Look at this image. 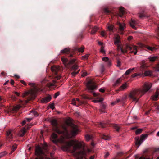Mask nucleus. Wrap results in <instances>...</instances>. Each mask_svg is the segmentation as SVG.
<instances>
[{
  "mask_svg": "<svg viewBox=\"0 0 159 159\" xmlns=\"http://www.w3.org/2000/svg\"><path fill=\"white\" fill-rule=\"evenodd\" d=\"M62 148L66 151L70 152L75 153L77 150L81 149L77 153L80 157L77 159H83L84 158L86 159V152L85 150L83 148V145L81 143H76L75 141L72 140L70 141L66 142L62 146Z\"/></svg>",
  "mask_w": 159,
  "mask_h": 159,
  "instance_id": "f257e3e1",
  "label": "nucleus"
},
{
  "mask_svg": "<svg viewBox=\"0 0 159 159\" xmlns=\"http://www.w3.org/2000/svg\"><path fill=\"white\" fill-rule=\"evenodd\" d=\"M152 86V84L151 83H145L143 88L135 89L131 91L128 97L130 99L137 102L139 99L149 90Z\"/></svg>",
  "mask_w": 159,
  "mask_h": 159,
  "instance_id": "f03ea898",
  "label": "nucleus"
},
{
  "mask_svg": "<svg viewBox=\"0 0 159 159\" xmlns=\"http://www.w3.org/2000/svg\"><path fill=\"white\" fill-rule=\"evenodd\" d=\"M51 124L54 127V131L59 134H68V131L67 127L65 125H63L62 126V130H60L58 127V123L56 119H52L51 121Z\"/></svg>",
  "mask_w": 159,
  "mask_h": 159,
  "instance_id": "7ed1b4c3",
  "label": "nucleus"
},
{
  "mask_svg": "<svg viewBox=\"0 0 159 159\" xmlns=\"http://www.w3.org/2000/svg\"><path fill=\"white\" fill-rule=\"evenodd\" d=\"M44 150L46 152H48L49 151L48 147L46 144L45 145L43 148H42L39 146H38L36 147L35 149V153L36 155L39 156L36 157L35 159H43V157L41 156L42 154H44L43 150ZM45 159H50L49 158H46Z\"/></svg>",
  "mask_w": 159,
  "mask_h": 159,
  "instance_id": "20e7f679",
  "label": "nucleus"
},
{
  "mask_svg": "<svg viewBox=\"0 0 159 159\" xmlns=\"http://www.w3.org/2000/svg\"><path fill=\"white\" fill-rule=\"evenodd\" d=\"M117 47V49L118 50H119L120 49L122 53H124L127 52V50H132V51L130 52L131 53H134V55H136L137 53V47L135 46H133V47L127 45L126 46V49H123L122 48L120 47V45L118 44L117 45H116Z\"/></svg>",
  "mask_w": 159,
  "mask_h": 159,
  "instance_id": "39448f33",
  "label": "nucleus"
},
{
  "mask_svg": "<svg viewBox=\"0 0 159 159\" xmlns=\"http://www.w3.org/2000/svg\"><path fill=\"white\" fill-rule=\"evenodd\" d=\"M97 126L101 127L102 128H106L109 126L112 127L117 132H119L120 129L121 127L116 124H112L111 125L107 124L104 122H100L97 123L96 124Z\"/></svg>",
  "mask_w": 159,
  "mask_h": 159,
  "instance_id": "423d86ee",
  "label": "nucleus"
},
{
  "mask_svg": "<svg viewBox=\"0 0 159 159\" xmlns=\"http://www.w3.org/2000/svg\"><path fill=\"white\" fill-rule=\"evenodd\" d=\"M148 134H142L141 135L140 139H139V138L137 139L135 138L136 141V145L137 146V147H138L144 141V140L147 138L148 137Z\"/></svg>",
  "mask_w": 159,
  "mask_h": 159,
  "instance_id": "0eeeda50",
  "label": "nucleus"
},
{
  "mask_svg": "<svg viewBox=\"0 0 159 159\" xmlns=\"http://www.w3.org/2000/svg\"><path fill=\"white\" fill-rule=\"evenodd\" d=\"M51 70L52 72L55 75V77L57 80H59L61 78L60 75H57V72L60 70V67L59 66H52Z\"/></svg>",
  "mask_w": 159,
  "mask_h": 159,
  "instance_id": "6e6552de",
  "label": "nucleus"
},
{
  "mask_svg": "<svg viewBox=\"0 0 159 159\" xmlns=\"http://www.w3.org/2000/svg\"><path fill=\"white\" fill-rule=\"evenodd\" d=\"M87 86L89 91L91 93H93V90L95 89L96 87L94 83L92 80H89L88 81Z\"/></svg>",
  "mask_w": 159,
  "mask_h": 159,
  "instance_id": "1a4fd4ad",
  "label": "nucleus"
},
{
  "mask_svg": "<svg viewBox=\"0 0 159 159\" xmlns=\"http://www.w3.org/2000/svg\"><path fill=\"white\" fill-rule=\"evenodd\" d=\"M29 85L32 88L31 91L32 93H35L38 92L40 90V89L38 88L35 84L29 82L28 83Z\"/></svg>",
  "mask_w": 159,
  "mask_h": 159,
  "instance_id": "9d476101",
  "label": "nucleus"
},
{
  "mask_svg": "<svg viewBox=\"0 0 159 159\" xmlns=\"http://www.w3.org/2000/svg\"><path fill=\"white\" fill-rule=\"evenodd\" d=\"M62 61L63 63L66 66L68 64H72L74 63L76 59H73L70 60H69L67 59L62 57L61 58Z\"/></svg>",
  "mask_w": 159,
  "mask_h": 159,
  "instance_id": "9b49d317",
  "label": "nucleus"
},
{
  "mask_svg": "<svg viewBox=\"0 0 159 159\" xmlns=\"http://www.w3.org/2000/svg\"><path fill=\"white\" fill-rule=\"evenodd\" d=\"M117 25L119 27V30L120 31V34H123L124 29L125 28V24L124 23H121L119 22H117Z\"/></svg>",
  "mask_w": 159,
  "mask_h": 159,
  "instance_id": "f8f14e48",
  "label": "nucleus"
},
{
  "mask_svg": "<svg viewBox=\"0 0 159 159\" xmlns=\"http://www.w3.org/2000/svg\"><path fill=\"white\" fill-rule=\"evenodd\" d=\"M72 69L74 70L71 74L72 76H74L78 74L80 71V69H79L77 65L76 64L74 65L72 67Z\"/></svg>",
  "mask_w": 159,
  "mask_h": 159,
  "instance_id": "ddd939ff",
  "label": "nucleus"
},
{
  "mask_svg": "<svg viewBox=\"0 0 159 159\" xmlns=\"http://www.w3.org/2000/svg\"><path fill=\"white\" fill-rule=\"evenodd\" d=\"M70 126L72 129V133L73 135H76L77 134L79 131L77 126L74 124H71Z\"/></svg>",
  "mask_w": 159,
  "mask_h": 159,
  "instance_id": "4468645a",
  "label": "nucleus"
},
{
  "mask_svg": "<svg viewBox=\"0 0 159 159\" xmlns=\"http://www.w3.org/2000/svg\"><path fill=\"white\" fill-rule=\"evenodd\" d=\"M47 81V80L46 79H45L42 81V84L43 85L46 84V85H47L48 86L51 87L54 86L55 85V84L57 82L56 80L55 79L52 80V83L50 82L49 83H46Z\"/></svg>",
  "mask_w": 159,
  "mask_h": 159,
  "instance_id": "2eb2a0df",
  "label": "nucleus"
},
{
  "mask_svg": "<svg viewBox=\"0 0 159 159\" xmlns=\"http://www.w3.org/2000/svg\"><path fill=\"white\" fill-rule=\"evenodd\" d=\"M140 46L141 47H144L147 49L148 51L151 52L155 51L157 49V48L155 47H150L142 43H141Z\"/></svg>",
  "mask_w": 159,
  "mask_h": 159,
  "instance_id": "dca6fc26",
  "label": "nucleus"
},
{
  "mask_svg": "<svg viewBox=\"0 0 159 159\" xmlns=\"http://www.w3.org/2000/svg\"><path fill=\"white\" fill-rule=\"evenodd\" d=\"M61 52L63 54H69L68 57H73V54L70 53V49L68 48H66L61 51Z\"/></svg>",
  "mask_w": 159,
  "mask_h": 159,
  "instance_id": "f3484780",
  "label": "nucleus"
},
{
  "mask_svg": "<svg viewBox=\"0 0 159 159\" xmlns=\"http://www.w3.org/2000/svg\"><path fill=\"white\" fill-rule=\"evenodd\" d=\"M124 9V8L123 7L120 8L119 9V12L116 13V15L117 16L122 17L125 13V11Z\"/></svg>",
  "mask_w": 159,
  "mask_h": 159,
  "instance_id": "a211bd4d",
  "label": "nucleus"
},
{
  "mask_svg": "<svg viewBox=\"0 0 159 159\" xmlns=\"http://www.w3.org/2000/svg\"><path fill=\"white\" fill-rule=\"evenodd\" d=\"M51 96L48 95L46 97L42 98L41 101L43 103H46L49 102L51 100Z\"/></svg>",
  "mask_w": 159,
  "mask_h": 159,
  "instance_id": "6ab92c4d",
  "label": "nucleus"
},
{
  "mask_svg": "<svg viewBox=\"0 0 159 159\" xmlns=\"http://www.w3.org/2000/svg\"><path fill=\"white\" fill-rule=\"evenodd\" d=\"M6 135L7 140L9 142H10L13 138L11 131L9 130L7 131L6 132Z\"/></svg>",
  "mask_w": 159,
  "mask_h": 159,
  "instance_id": "aec40b11",
  "label": "nucleus"
},
{
  "mask_svg": "<svg viewBox=\"0 0 159 159\" xmlns=\"http://www.w3.org/2000/svg\"><path fill=\"white\" fill-rule=\"evenodd\" d=\"M57 134L53 133L51 136L50 139L54 143H57Z\"/></svg>",
  "mask_w": 159,
  "mask_h": 159,
  "instance_id": "412c9836",
  "label": "nucleus"
},
{
  "mask_svg": "<svg viewBox=\"0 0 159 159\" xmlns=\"http://www.w3.org/2000/svg\"><path fill=\"white\" fill-rule=\"evenodd\" d=\"M20 104L17 105L13 107L12 110L14 112L17 111L18 110L22 107V106L24 104L23 103V101H20Z\"/></svg>",
  "mask_w": 159,
  "mask_h": 159,
  "instance_id": "4be33fe9",
  "label": "nucleus"
},
{
  "mask_svg": "<svg viewBox=\"0 0 159 159\" xmlns=\"http://www.w3.org/2000/svg\"><path fill=\"white\" fill-rule=\"evenodd\" d=\"M114 44L117 45L120 43V38L119 35H116L115 37Z\"/></svg>",
  "mask_w": 159,
  "mask_h": 159,
  "instance_id": "5701e85b",
  "label": "nucleus"
},
{
  "mask_svg": "<svg viewBox=\"0 0 159 159\" xmlns=\"http://www.w3.org/2000/svg\"><path fill=\"white\" fill-rule=\"evenodd\" d=\"M159 96V89H157L156 91L155 95L152 96V99L153 100H156L158 98Z\"/></svg>",
  "mask_w": 159,
  "mask_h": 159,
  "instance_id": "b1692460",
  "label": "nucleus"
},
{
  "mask_svg": "<svg viewBox=\"0 0 159 159\" xmlns=\"http://www.w3.org/2000/svg\"><path fill=\"white\" fill-rule=\"evenodd\" d=\"M137 23L136 21L134 19H132L131 22H130V26L134 29L136 30L137 28L135 26V25H136Z\"/></svg>",
  "mask_w": 159,
  "mask_h": 159,
  "instance_id": "393cba45",
  "label": "nucleus"
},
{
  "mask_svg": "<svg viewBox=\"0 0 159 159\" xmlns=\"http://www.w3.org/2000/svg\"><path fill=\"white\" fill-rule=\"evenodd\" d=\"M148 59L150 62H153L157 60H158L159 57L157 56H154L148 57Z\"/></svg>",
  "mask_w": 159,
  "mask_h": 159,
  "instance_id": "a878e982",
  "label": "nucleus"
},
{
  "mask_svg": "<svg viewBox=\"0 0 159 159\" xmlns=\"http://www.w3.org/2000/svg\"><path fill=\"white\" fill-rule=\"evenodd\" d=\"M102 60L105 62H107V65L108 66H110L111 65V62L110 60H109V58L107 57H104L102 58Z\"/></svg>",
  "mask_w": 159,
  "mask_h": 159,
  "instance_id": "bb28decb",
  "label": "nucleus"
},
{
  "mask_svg": "<svg viewBox=\"0 0 159 159\" xmlns=\"http://www.w3.org/2000/svg\"><path fill=\"white\" fill-rule=\"evenodd\" d=\"M108 30L111 33L114 32V31L116 30V28L114 27V26L111 25H109L108 27Z\"/></svg>",
  "mask_w": 159,
  "mask_h": 159,
  "instance_id": "cd10ccee",
  "label": "nucleus"
},
{
  "mask_svg": "<svg viewBox=\"0 0 159 159\" xmlns=\"http://www.w3.org/2000/svg\"><path fill=\"white\" fill-rule=\"evenodd\" d=\"M98 29L99 28L96 26H94L92 28V30L90 33L91 34L93 35L95 34Z\"/></svg>",
  "mask_w": 159,
  "mask_h": 159,
  "instance_id": "c85d7f7f",
  "label": "nucleus"
},
{
  "mask_svg": "<svg viewBox=\"0 0 159 159\" xmlns=\"http://www.w3.org/2000/svg\"><path fill=\"white\" fill-rule=\"evenodd\" d=\"M84 46H82L80 48H75V50L77 51L80 52H84Z\"/></svg>",
  "mask_w": 159,
  "mask_h": 159,
  "instance_id": "c756f323",
  "label": "nucleus"
},
{
  "mask_svg": "<svg viewBox=\"0 0 159 159\" xmlns=\"http://www.w3.org/2000/svg\"><path fill=\"white\" fill-rule=\"evenodd\" d=\"M152 73L151 71L148 70L145 71L144 74L146 76H151L152 75Z\"/></svg>",
  "mask_w": 159,
  "mask_h": 159,
  "instance_id": "7c9ffc66",
  "label": "nucleus"
},
{
  "mask_svg": "<svg viewBox=\"0 0 159 159\" xmlns=\"http://www.w3.org/2000/svg\"><path fill=\"white\" fill-rule=\"evenodd\" d=\"M26 132V130L25 128H24L22 130L20 131V136L23 137L25 134Z\"/></svg>",
  "mask_w": 159,
  "mask_h": 159,
  "instance_id": "2f4dec72",
  "label": "nucleus"
},
{
  "mask_svg": "<svg viewBox=\"0 0 159 159\" xmlns=\"http://www.w3.org/2000/svg\"><path fill=\"white\" fill-rule=\"evenodd\" d=\"M127 87V84L125 83L122 85L119 88V90H123Z\"/></svg>",
  "mask_w": 159,
  "mask_h": 159,
  "instance_id": "473e14b6",
  "label": "nucleus"
},
{
  "mask_svg": "<svg viewBox=\"0 0 159 159\" xmlns=\"http://www.w3.org/2000/svg\"><path fill=\"white\" fill-rule=\"evenodd\" d=\"M103 11L106 15L110 14L111 13V11L109 10L107 8H104L103 9Z\"/></svg>",
  "mask_w": 159,
  "mask_h": 159,
  "instance_id": "72a5a7b5",
  "label": "nucleus"
},
{
  "mask_svg": "<svg viewBox=\"0 0 159 159\" xmlns=\"http://www.w3.org/2000/svg\"><path fill=\"white\" fill-rule=\"evenodd\" d=\"M143 129H139L136 130L135 133L136 135L140 134L143 131Z\"/></svg>",
  "mask_w": 159,
  "mask_h": 159,
  "instance_id": "f704fd0d",
  "label": "nucleus"
},
{
  "mask_svg": "<svg viewBox=\"0 0 159 159\" xmlns=\"http://www.w3.org/2000/svg\"><path fill=\"white\" fill-rule=\"evenodd\" d=\"M122 80L121 78H120L117 79V80L116 81L114 85L115 86H118L120 83L121 80Z\"/></svg>",
  "mask_w": 159,
  "mask_h": 159,
  "instance_id": "c9c22d12",
  "label": "nucleus"
},
{
  "mask_svg": "<svg viewBox=\"0 0 159 159\" xmlns=\"http://www.w3.org/2000/svg\"><path fill=\"white\" fill-rule=\"evenodd\" d=\"M134 69V68L131 69L130 68L126 70L125 73V74L126 75H128L129 73H131L132 71Z\"/></svg>",
  "mask_w": 159,
  "mask_h": 159,
  "instance_id": "e433bc0d",
  "label": "nucleus"
},
{
  "mask_svg": "<svg viewBox=\"0 0 159 159\" xmlns=\"http://www.w3.org/2000/svg\"><path fill=\"white\" fill-rule=\"evenodd\" d=\"M102 138L105 140H109L110 139L109 137L104 134L102 135Z\"/></svg>",
  "mask_w": 159,
  "mask_h": 159,
  "instance_id": "4c0bfd02",
  "label": "nucleus"
},
{
  "mask_svg": "<svg viewBox=\"0 0 159 159\" xmlns=\"http://www.w3.org/2000/svg\"><path fill=\"white\" fill-rule=\"evenodd\" d=\"M138 16L140 18H142L143 17L146 16L143 11L142 13H139L138 14Z\"/></svg>",
  "mask_w": 159,
  "mask_h": 159,
  "instance_id": "58836bf2",
  "label": "nucleus"
},
{
  "mask_svg": "<svg viewBox=\"0 0 159 159\" xmlns=\"http://www.w3.org/2000/svg\"><path fill=\"white\" fill-rule=\"evenodd\" d=\"M85 138L87 141H89V140L91 139H92V137L89 135H86L85 136Z\"/></svg>",
  "mask_w": 159,
  "mask_h": 159,
  "instance_id": "ea45409f",
  "label": "nucleus"
},
{
  "mask_svg": "<svg viewBox=\"0 0 159 159\" xmlns=\"http://www.w3.org/2000/svg\"><path fill=\"white\" fill-rule=\"evenodd\" d=\"M17 148V146H14L13 145L12 146V148L11 149V153H12Z\"/></svg>",
  "mask_w": 159,
  "mask_h": 159,
  "instance_id": "a19ab883",
  "label": "nucleus"
},
{
  "mask_svg": "<svg viewBox=\"0 0 159 159\" xmlns=\"http://www.w3.org/2000/svg\"><path fill=\"white\" fill-rule=\"evenodd\" d=\"M126 98L127 97L126 96H125V97H122L120 99L121 100V102L123 103H124L125 102V100L126 99Z\"/></svg>",
  "mask_w": 159,
  "mask_h": 159,
  "instance_id": "79ce46f5",
  "label": "nucleus"
},
{
  "mask_svg": "<svg viewBox=\"0 0 159 159\" xmlns=\"http://www.w3.org/2000/svg\"><path fill=\"white\" fill-rule=\"evenodd\" d=\"M6 152L5 151L3 152L0 153V158L4 156L6 154Z\"/></svg>",
  "mask_w": 159,
  "mask_h": 159,
  "instance_id": "37998d69",
  "label": "nucleus"
},
{
  "mask_svg": "<svg viewBox=\"0 0 159 159\" xmlns=\"http://www.w3.org/2000/svg\"><path fill=\"white\" fill-rule=\"evenodd\" d=\"M89 56V54H86L82 57V59L83 60L87 59L88 58V57Z\"/></svg>",
  "mask_w": 159,
  "mask_h": 159,
  "instance_id": "c03bdc74",
  "label": "nucleus"
},
{
  "mask_svg": "<svg viewBox=\"0 0 159 159\" xmlns=\"http://www.w3.org/2000/svg\"><path fill=\"white\" fill-rule=\"evenodd\" d=\"M141 74H137V73H134L131 76L133 78H134L135 77H136L137 76H140L141 75Z\"/></svg>",
  "mask_w": 159,
  "mask_h": 159,
  "instance_id": "a18cd8bd",
  "label": "nucleus"
},
{
  "mask_svg": "<svg viewBox=\"0 0 159 159\" xmlns=\"http://www.w3.org/2000/svg\"><path fill=\"white\" fill-rule=\"evenodd\" d=\"M50 107L53 110L55 108L54 104V103H52L50 105Z\"/></svg>",
  "mask_w": 159,
  "mask_h": 159,
  "instance_id": "49530a36",
  "label": "nucleus"
},
{
  "mask_svg": "<svg viewBox=\"0 0 159 159\" xmlns=\"http://www.w3.org/2000/svg\"><path fill=\"white\" fill-rule=\"evenodd\" d=\"M60 95V92H57L55 93L54 95V98H56L57 97Z\"/></svg>",
  "mask_w": 159,
  "mask_h": 159,
  "instance_id": "de8ad7c7",
  "label": "nucleus"
},
{
  "mask_svg": "<svg viewBox=\"0 0 159 159\" xmlns=\"http://www.w3.org/2000/svg\"><path fill=\"white\" fill-rule=\"evenodd\" d=\"M102 37H105L106 35V34L105 32L103 31H102L100 33Z\"/></svg>",
  "mask_w": 159,
  "mask_h": 159,
  "instance_id": "09e8293b",
  "label": "nucleus"
},
{
  "mask_svg": "<svg viewBox=\"0 0 159 159\" xmlns=\"http://www.w3.org/2000/svg\"><path fill=\"white\" fill-rule=\"evenodd\" d=\"M104 48V47L102 46L101 47L100 52L102 53H104L105 52Z\"/></svg>",
  "mask_w": 159,
  "mask_h": 159,
  "instance_id": "8fccbe9b",
  "label": "nucleus"
},
{
  "mask_svg": "<svg viewBox=\"0 0 159 159\" xmlns=\"http://www.w3.org/2000/svg\"><path fill=\"white\" fill-rule=\"evenodd\" d=\"M146 66L145 64H143L141 66V69L142 70H143L145 69L146 68Z\"/></svg>",
  "mask_w": 159,
  "mask_h": 159,
  "instance_id": "3c124183",
  "label": "nucleus"
},
{
  "mask_svg": "<svg viewBox=\"0 0 159 159\" xmlns=\"http://www.w3.org/2000/svg\"><path fill=\"white\" fill-rule=\"evenodd\" d=\"M71 104L74 105H76V102L75 99H73L72 100Z\"/></svg>",
  "mask_w": 159,
  "mask_h": 159,
  "instance_id": "603ef678",
  "label": "nucleus"
},
{
  "mask_svg": "<svg viewBox=\"0 0 159 159\" xmlns=\"http://www.w3.org/2000/svg\"><path fill=\"white\" fill-rule=\"evenodd\" d=\"M32 112H33V114L36 116H38V113L35 111H32Z\"/></svg>",
  "mask_w": 159,
  "mask_h": 159,
  "instance_id": "864d4df0",
  "label": "nucleus"
},
{
  "mask_svg": "<svg viewBox=\"0 0 159 159\" xmlns=\"http://www.w3.org/2000/svg\"><path fill=\"white\" fill-rule=\"evenodd\" d=\"M157 38L159 39V26H158L157 27Z\"/></svg>",
  "mask_w": 159,
  "mask_h": 159,
  "instance_id": "5fc2aeb1",
  "label": "nucleus"
},
{
  "mask_svg": "<svg viewBox=\"0 0 159 159\" xmlns=\"http://www.w3.org/2000/svg\"><path fill=\"white\" fill-rule=\"evenodd\" d=\"M121 65V62L119 60H118L117 61V66L118 67H120Z\"/></svg>",
  "mask_w": 159,
  "mask_h": 159,
  "instance_id": "6e6d98bb",
  "label": "nucleus"
},
{
  "mask_svg": "<svg viewBox=\"0 0 159 159\" xmlns=\"http://www.w3.org/2000/svg\"><path fill=\"white\" fill-rule=\"evenodd\" d=\"M99 91L103 93L104 92L105 90L104 89L100 88L99 89Z\"/></svg>",
  "mask_w": 159,
  "mask_h": 159,
  "instance_id": "4d7b16f0",
  "label": "nucleus"
},
{
  "mask_svg": "<svg viewBox=\"0 0 159 159\" xmlns=\"http://www.w3.org/2000/svg\"><path fill=\"white\" fill-rule=\"evenodd\" d=\"M87 75V72H84L82 75V76H83V77H84V76H85L86 75Z\"/></svg>",
  "mask_w": 159,
  "mask_h": 159,
  "instance_id": "13d9d810",
  "label": "nucleus"
},
{
  "mask_svg": "<svg viewBox=\"0 0 159 159\" xmlns=\"http://www.w3.org/2000/svg\"><path fill=\"white\" fill-rule=\"evenodd\" d=\"M20 82L22 84H24L25 85H27L26 83L24 81L22 80H20Z\"/></svg>",
  "mask_w": 159,
  "mask_h": 159,
  "instance_id": "bf43d9fd",
  "label": "nucleus"
},
{
  "mask_svg": "<svg viewBox=\"0 0 159 159\" xmlns=\"http://www.w3.org/2000/svg\"><path fill=\"white\" fill-rule=\"evenodd\" d=\"M117 103L116 101H115L114 102H113L111 103V104L112 105H114Z\"/></svg>",
  "mask_w": 159,
  "mask_h": 159,
  "instance_id": "052dcab7",
  "label": "nucleus"
},
{
  "mask_svg": "<svg viewBox=\"0 0 159 159\" xmlns=\"http://www.w3.org/2000/svg\"><path fill=\"white\" fill-rule=\"evenodd\" d=\"M117 103L116 101H115L114 102H113L111 103V104L112 105H114Z\"/></svg>",
  "mask_w": 159,
  "mask_h": 159,
  "instance_id": "680f3d73",
  "label": "nucleus"
},
{
  "mask_svg": "<svg viewBox=\"0 0 159 159\" xmlns=\"http://www.w3.org/2000/svg\"><path fill=\"white\" fill-rule=\"evenodd\" d=\"M93 95L94 96L97 97L98 96V95L99 94L98 93H93Z\"/></svg>",
  "mask_w": 159,
  "mask_h": 159,
  "instance_id": "e2e57ef3",
  "label": "nucleus"
},
{
  "mask_svg": "<svg viewBox=\"0 0 159 159\" xmlns=\"http://www.w3.org/2000/svg\"><path fill=\"white\" fill-rule=\"evenodd\" d=\"M32 119V118H26V120L28 122H30Z\"/></svg>",
  "mask_w": 159,
  "mask_h": 159,
  "instance_id": "0e129e2a",
  "label": "nucleus"
},
{
  "mask_svg": "<svg viewBox=\"0 0 159 159\" xmlns=\"http://www.w3.org/2000/svg\"><path fill=\"white\" fill-rule=\"evenodd\" d=\"M156 70L157 71H159V64H158L156 66Z\"/></svg>",
  "mask_w": 159,
  "mask_h": 159,
  "instance_id": "69168bd1",
  "label": "nucleus"
},
{
  "mask_svg": "<svg viewBox=\"0 0 159 159\" xmlns=\"http://www.w3.org/2000/svg\"><path fill=\"white\" fill-rule=\"evenodd\" d=\"M14 81L13 80H11V81H10V83H11V85H13L14 84Z\"/></svg>",
  "mask_w": 159,
  "mask_h": 159,
  "instance_id": "338daca9",
  "label": "nucleus"
},
{
  "mask_svg": "<svg viewBox=\"0 0 159 159\" xmlns=\"http://www.w3.org/2000/svg\"><path fill=\"white\" fill-rule=\"evenodd\" d=\"M95 157V156L93 155V156H91L90 157L89 159H94Z\"/></svg>",
  "mask_w": 159,
  "mask_h": 159,
  "instance_id": "774afa93",
  "label": "nucleus"
}]
</instances>
